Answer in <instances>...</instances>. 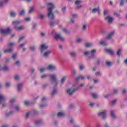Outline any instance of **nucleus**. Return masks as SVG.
<instances>
[{"mask_svg":"<svg viewBox=\"0 0 127 127\" xmlns=\"http://www.w3.org/2000/svg\"><path fill=\"white\" fill-rule=\"evenodd\" d=\"M111 117L112 118V119H116V116L115 114V111L111 110Z\"/></svg>","mask_w":127,"mask_h":127,"instance_id":"obj_19","label":"nucleus"},{"mask_svg":"<svg viewBox=\"0 0 127 127\" xmlns=\"http://www.w3.org/2000/svg\"><path fill=\"white\" fill-rule=\"evenodd\" d=\"M123 51V50L122 49H119L117 52V55L118 56H120L121 54H122V52Z\"/></svg>","mask_w":127,"mask_h":127,"instance_id":"obj_21","label":"nucleus"},{"mask_svg":"<svg viewBox=\"0 0 127 127\" xmlns=\"http://www.w3.org/2000/svg\"><path fill=\"white\" fill-rule=\"evenodd\" d=\"M47 5L49 6L48 8V17L50 18V19H54V18H55V16L52 11H53V9L55 7V6L53 3L51 2L48 3Z\"/></svg>","mask_w":127,"mask_h":127,"instance_id":"obj_1","label":"nucleus"},{"mask_svg":"<svg viewBox=\"0 0 127 127\" xmlns=\"http://www.w3.org/2000/svg\"><path fill=\"white\" fill-rule=\"evenodd\" d=\"M13 113V112H10L9 113L6 114V117H8V116H10V115H11Z\"/></svg>","mask_w":127,"mask_h":127,"instance_id":"obj_56","label":"nucleus"},{"mask_svg":"<svg viewBox=\"0 0 127 127\" xmlns=\"http://www.w3.org/2000/svg\"><path fill=\"white\" fill-rule=\"evenodd\" d=\"M62 11H63V12H65V11H66V7H63L62 8Z\"/></svg>","mask_w":127,"mask_h":127,"instance_id":"obj_53","label":"nucleus"},{"mask_svg":"<svg viewBox=\"0 0 127 127\" xmlns=\"http://www.w3.org/2000/svg\"><path fill=\"white\" fill-rule=\"evenodd\" d=\"M84 65H81L79 66V69L81 70H83V69H84Z\"/></svg>","mask_w":127,"mask_h":127,"instance_id":"obj_52","label":"nucleus"},{"mask_svg":"<svg viewBox=\"0 0 127 127\" xmlns=\"http://www.w3.org/2000/svg\"><path fill=\"white\" fill-rule=\"evenodd\" d=\"M89 54H90V53L88 51H85L84 53L85 56H88Z\"/></svg>","mask_w":127,"mask_h":127,"instance_id":"obj_44","label":"nucleus"},{"mask_svg":"<svg viewBox=\"0 0 127 127\" xmlns=\"http://www.w3.org/2000/svg\"><path fill=\"white\" fill-rule=\"evenodd\" d=\"M51 50H48V51L45 52L43 55V57H44L45 58H48L49 55L51 54Z\"/></svg>","mask_w":127,"mask_h":127,"instance_id":"obj_12","label":"nucleus"},{"mask_svg":"<svg viewBox=\"0 0 127 127\" xmlns=\"http://www.w3.org/2000/svg\"><path fill=\"white\" fill-rule=\"evenodd\" d=\"M70 55L71 57H76V56H77V53L75 52H71Z\"/></svg>","mask_w":127,"mask_h":127,"instance_id":"obj_25","label":"nucleus"},{"mask_svg":"<svg viewBox=\"0 0 127 127\" xmlns=\"http://www.w3.org/2000/svg\"><path fill=\"white\" fill-rule=\"evenodd\" d=\"M45 71V68H42L40 69V73H43Z\"/></svg>","mask_w":127,"mask_h":127,"instance_id":"obj_48","label":"nucleus"},{"mask_svg":"<svg viewBox=\"0 0 127 127\" xmlns=\"http://www.w3.org/2000/svg\"><path fill=\"white\" fill-rule=\"evenodd\" d=\"M64 116H65V113L63 111H60L58 114V117L59 118H61L62 117H64Z\"/></svg>","mask_w":127,"mask_h":127,"instance_id":"obj_15","label":"nucleus"},{"mask_svg":"<svg viewBox=\"0 0 127 127\" xmlns=\"http://www.w3.org/2000/svg\"><path fill=\"white\" fill-rule=\"evenodd\" d=\"M6 99V97L3 94H0V105H1L2 108L5 107V100Z\"/></svg>","mask_w":127,"mask_h":127,"instance_id":"obj_4","label":"nucleus"},{"mask_svg":"<svg viewBox=\"0 0 127 127\" xmlns=\"http://www.w3.org/2000/svg\"><path fill=\"white\" fill-rule=\"evenodd\" d=\"M12 51V49H9L4 50V53H10Z\"/></svg>","mask_w":127,"mask_h":127,"instance_id":"obj_23","label":"nucleus"},{"mask_svg":"<svg viewBox=\"0 0 127 127\" xmlns=\"http://www.w3.org/2000/svg\"><path fill=\"white\" fill-rule=\"evenodd\" d=\"M100 11V9H99V8H94L92 10V12L93 13H95L98 11Z\"/></svg>","mask_w":127,"mask_h":127,"instance_id":"obj_31","label":"nucleus"},{"mask_svg":"<svg viewBox=\"0 0 127 127\" xmlns=\"http://www.w3.org/2000/svg\"><path fill=\"white\" fill-rule=\"evenodd\" d=\"M125 3V0H121L120 2V5L121 6H123Z\"/></svg>","mask_w":127,"mask_h":127,"instance_id":"obj_41","label":"nucleus"},{"mask_svg":"<svg viewBox=\"0 0 127 127\" xmlns=\"http://www.w3.org/2000/svg\"><path fill=\"white\" fill-rule=\"evenodd\" d=\"M11 30L9 28L6 29H0V33L1 34H9L10 33Z\"/></svg>","mask_w":127,"mask_h":127,"instance_id":"obj_7","label":"nucleus"},{"mask_svg":"<svg viewBox=\"0 0 127 127\" xmlns=\"http://www.w3.org/2000/svg\"><path fill=\"white\" fill-rule=\"evenodd\" d=\"M24 104L25 106H28L29 105V102L28 101H25Z\"/></svg>","mask_w":127,"mask_h":127,"instance_id":"obj_51","label":"nucleus"},{"mask_svg":"<svg viewBox=\"0 0 127 127\" xmlns=\"http://www.w3.org/2000/svg\"><path fill=\"white\" fill-rule=\"evenodd\" d=\"M17 13L16 12H14L13 11H12L10 12V16L11 17H14L16 16Z\"/></svg>","mask_w":127,"mask_h":127,"instance_id":"obj_18","label":"nucleus"},{"mask_svg":"<svg viewBox=\"0 0 127 127\" xmlns=\"http://www.w3.org/2000/svg\"><path fill=\"white\" fill-rule=\"evenodd\" d=\"M66 81V76H64L61 79V84H64Z\"/></svg>","mask_w":127,"mask_h":127,"instance_id":"obj_26","label":"nucleus"},{"mask_svg":"<svg viewBox=\"0 0 127 127\" xmlns=\"http://www.w3.org/2000/svg\"><path fill=\"white\" fill-rule=\"evenodd\" d=\"M48 70H55L56 69V66L53 64H50L47 67Z\"/></svg>","mask_w":127,"mask_h":127,"instance_id":"obj_13","label":"nucleus"},{"mask_svg":"<svg viewBox=\"0 0 127 127\" xmlns=\"http://www.w3.org/2000/svg\"><path fill=\"white\" fill-rule=\"evenodd\" d=\"M15 111H16L17 112H19L20 111V108H19V106L18 105L15 106Z\"/></svg>","mask_w":127,"mask_h":127,"instance_id":"obj_33","label":"nucleus"},{"mask_svg":"<svg viewBox=\"0 0 127 127\" xmlns=\"http://www.w3.org/2000/svg\"><path fill=\"white\" fill-rule=\"evenodd\" d=\"M14 79L16 80V81H17V80L19 79V76L16 75L14 76Z\"/></svg>","mask_w":127,"mask_h":127,"instance_id":"obj_45","label":"nucleus"},{"mask_svg":"<svg viewBox=\"0 0 127 127\" xmlns=\"http://www.w3.org/2000/svg\"><path fill=\"white\" fill-rule=\"evenodd\" d=\"M72 18H77L78 17V15L76 14H73L72 15Z\"/></svg>","mask_w":127,"mask_h":127,"instance_id":"obj_47","label":"nucleus"},{"mask_svg":"<svg viewBox=\"0 0 127 127\" xmlns=\"http://www.w3.org/2000/svg\"><path fill=\"white\" fill-rule=\"evenodd\" d=\"M33 10H34V7H32L29 11V13H31L33 11Z\"/></svg>","mask_w":127,"mask_h":127,"instance_id":"obj_43","label":"nucleus"},{"mask_svg":"<svg viewBox=\"0 0 127 127\" xmlns=\"http://www.w3.org/2000/svg\"><path fill=\"white\" fill-rule=\"evenodd\" d=\"M21 22H22V21L18 20H16L12 22V23L14 26V28L15 29V30H19V31L23 30V29L25 28V27L23 25L17 26Z\"/></svg>","mask_w":127,"mask_h":127,"instance_id":"obj_3","label":"nucleus"},{"mask_svg":"<svg viewBox=\"0 0 127 127\" xmlns=\"http://www.w3.org/2000/svg\"><path fill=\"white\" fill-rule=\"evenodd\" d=\"M48 48V45L46 44H43L41 46V53H43V51H44V49H47Z\"/></svg>","mask_w":127,"mask_h":127,"instance_id":"obj_11","label":"nucleus"},{"mask_svg":"<svg viewBox=\"0 0 127 127\" xmlns=\"http://www.w3.org/2000/svg\"><path fill=\"white\" fill-rule=\"evenodd\" d=\"M50 77L52 80V84L54 85H57L58 81L57 80V76L55 74H50Z\"/></svg>","mask_w":127,"mask_h":127,"instance_id":"obj_5","label":"nucleus"},{"mask_svg":"<svg viewBox=\"0 0 127 127\" xmlns=\"http://www.w3.org/2000/svg\"><path fill=\"white\" fill-rule=\"evenodd\" d=\"M68 88L66 90V93L69 96H72L78 90V87L75 84H68Z\"/></svg>","mask_w":127,"mask_h":127,"instance_id":"obj_2","label":"nucleus"},{"mask_svg":"<svg viewBox=\"0 0 127 127\" xmlns=\"http://www.w3.org/2000/svg\"><path fill=\"white\" fill-rule=\"evenodd\" d=\"M5 87H7V88H8L11 86V83H10V82L7 81L5 83Z\"/></svg>","mask_w":127,"mask_h":127,"instance_id":"obj_24","label":"nucleus"},{"mask_svg":"<svg viewBox=\"0 0 127 127\" xmlns=\"http://www.w3.org/2000/svg\"><path fill=\"white\" fill-rule=\"evenodd\" d=\"M25 44H26V43H23V44L20 45L19 47H23V46H24V45H25Z\"/></svg>","mask_w":127,"mask_h":127,"instance_id":"obj_61","label":"nucleus"},{"mask_svg":"<svg viewBox=\"0 0 127 127\" xmlns=\"http://www.w3.org/2000/svg\"><path fill=\"white\" fill-rule=\"evenodd\" d=\"M39 16L41 19H44V18H45V15H44V14L42 13H40L39 14Z\"/></svg>","mask_w":127,"mask_h":127,"instance_id":"obj_38","label":"nucleus"},{"mask_svg":"<svg viewBox=\"0 0 127 127\" xmlns=\"http://www.w3.org/2000/svg\"><path fill=\"white\" fill-rule=\"evenodd\" d=\"M94 83H95V84H97V83H99V80L98 79H94Z\"/></svg>","mask_w":127,"mask_h":127,"instance_id":"obj_60","label":"nucleus"},{"mask_svg":"<svg viewBox=\"0 0 127 127\" xmlns=\"http://www.w3.org/2000/svg\"><path fill=\"white\" fill-rule=\"evenodd\" d=\"M85 47L89 48L93 46V44L92 43H86L85 44Z\"/></svg>","mask_w":127,"mask_h":127,"instance_id":"obj_20","label":"nucleus"},{"mask_svg":"<svg viewBox=\"0 0 127 127\" xmlns=\"http://www.w3.org/2000/svg\"><path fill=\"white\" fill-rule=\"evenodd\" d=\"M41 36H42V37H44V36H45V33L41 32Z\"/></svg>","mask_w":127,"mask_h":127,"instance_id":"obj_58","label":"nucleus"},{"mask_svg":"<svg viewBox=\"0 0 127 127\" xmlns=\"http://www.w3.org/2000/svg\"><path fill=\"white\" fill-rule=\"evenodd\" d=\"M8 46H9L10 47H12V46H13V45H14V44L13 43H9L8 44Z\"/></svg>","mask_w":127,"mask_h":127,"instance_id":"obj_50","label":"nucleus"},{"mask_svg":"<svg viewBox=\"0 0 127 127\" xmlns=\"http://www.w3.org/2000/svg\"><path fill=\"white\" fill-rule=\"evenodd\" d=\"M115 34V31H112L107 36V38H108V39H111V38H112V37H113L114 36V35Z\"/></svg>","mask_w":127,"mask_h":127,"instance_id":"obj_16","label":"nucleus"},{"mask_svg":"<svg viewBox=\"0 0 127 127\" xmlns=\"http://www.w3.org/2000/svg\"><path fill=\"white\" fill-rule=\"evenodd\" d=\"M55 38L56 40H59V39H60L61 41H64L65 40V39L59 34H55Z\"/></svg>","mask_w":127,"mask_h":127,"instance_id":"obj_9","label":"nucleus"},{"mask_svg":"<svg viewBox=\"0 0 127 127\" xmlns=\"http://www.w3.org/2000/svg\"><path fill=\"white\" fill-rule=\"evenodd\" d=\"M100 44H101V45H104V46H106V45L108 44L106 42L103 41L100 42Z\"/></svg>","mask_w":127,"mask_h":127,"instance_id":"obj_39","label":"nucleus"},{"mask_svg":"<svg viewBox=\"0 0 127 127\" xmlns=\"http://www.w3.org/2000/svg\"><path fill=\"white\" fill-rule=\"evenodd\" d=\"M113 93L114 94H117V93H118V89H114L113 90Z\"/></svg>","mask_w":127,"mask_h":127,"instance_id":"obj_63","label":"nucleus"},{"mask_svg":"<svg viewBox=\"0 0 127 127\" xmlns=\"http://www.w3.org/2000/svg\"><path fill=\"white\" fill-rule=\"evenodd\" d=\"M25 14V10H22L19 12L20 15H24Z\"/></svg>","mask_w":127,"mask_h":127,"instance_id":"obj_37","label":"nucleus"},{"mask_svg":"<svg viewBox=\"0 0 127 127\" xmlns=\"http://www.w3.org/2000/svg\"><path fill=\"white\" fill-rule=\"evenodd\" d=\"M105 50L108 53L111 54V55H113V54H114V51H113L112 49H106Z\"/></svg>","mask_w":127,"mask_h":127,"instance_id":"obj_17","label":"nucleus"},{"mask_svg":"<svg viewBox=\"0 0 127 127\" xmlns=\"http://www.w3.org/2000/svg\"><path fill=\"white\" fill-rule=\"evenodd\" d=\"M122 93H123V94H126V93H127V90L123 89L122 91Z\"/></svg>","mask_w":127,"mask_h":127,"instance_id":"obj_64","label":"nucleus"},{"mask_svg":"<svg viewBox=\"0 0 127 127\" xmlns=\"http://www.w3.org/2000/svg\"><path fill=\"white\" fill-rule=\"evenodd\" d=\"M98 117L101 118L103 120L107 118V111H102L98 113Z\"/></svg>","mask_w":127,"mask_h":127,"instance_id":"obj_6","label":"nucleus"},{"mask_svg":"<svg viewBox=\"0 0 127 127\" xmlns=\"http://www.w3.org/2000/svg\"><path fill=\"white\" fill-rule=\"evenodd\" d=\"M92 97L94 99H97V98H99V95H98V94H97L96 93H93Z\"/></svg>","mask_w":127,"mask_h":127,"instance_id":"obj_34","label":"nucleus"},{"mask_svg":"<svg viewBox=\"0 0 127 127\" xmlns=\"http://www.w3.org/2000/svg\"><path fill=\"white\" fill-rule=\"evenodd\" d=\"M5 3H4V1L0 0V7H2V6H3Z\"/></svg>","mask_w":127,"mask_h":127,"instance_id":"obj_27","label":"nucleus"},{"mask_svg":"<svg viewBox=\"0 0 127 127\" xmlns=\"http://www.w3.org/2000/svg\"><path fill=\"white\" fill-rule=\"evenodd\" d=\"M85 79V77H84L82 75H80L76 77V80L78 81V80H84Z\"/></svg>","mask_w":127,"mask_h":127,"instance_id":"obj_22","label":"nucleus"},{"mask_svg":"<svg viewBox=\"0 0 127 127\" xmlns=\"http://www.w3.org/2000/svg\"><path fill=\"white\" fill-rule=\"evenodd\" d=\"M63 31H64V33H68V31L66 29H63Z\"/></svg>","mask_w":127,"mask_h":127,"instance_id":"obj_59","label":"nucleus"},{"mask_svg":"<svg viewBox=\"0 0 127 127\" xmlns=\"http://www.w3.org/2000/svg\"><path fill=\"white\" fill-rule=\"evenodd\" d=\"M104 127H110V126L109 125V124H108V123H105L104 125Z\"/></svg>","mask_w":127,"mask_h":127,"instance_id":"obj_62","label":"nucleus"},{"mask_svg":"<svg viewBox=\"0 0 127 127\" xmlns=\"http://www.w3.org/2000/svg\"><path fill=\"white\" fill-rule=\"evenodd\" d=\"M22 89V84H18L17 85V90L18 91H20Z\"/></svg>","mask_w":127,"mask_h":127,"instance_id":"obj_32","label":"nucleus"},{"mask_svg":"<svg viewBox=\"0 0 127 127\" xmlns=\"http://www.w3.org/2000/svg\"><path fill=\"white\" fill-rule=\"evenodd\" d=\"M95 105V103H94L93 102H90L89 103V105L90 106V107H93V106Z\"/></svg>","mask_w":127,"mask_h":127,"instance_id":"obj_57","label":"nucleus"},{"mask_svg":"<svg viewBox=\"0 0 127 127\" xmlns=\"http://www.w3.org/2000/svg\"><path fill=\"white\" fill-rule=\"evenodd\" d=\"M51 34L52 35H54V34H55V31L54 30H52L51 31Z\"/></svg>","mask_w":127,"mask_h":127,"instance_id":"obj_54","label":"nucleus"},{"mask_svg":"<svg viewBox=\"0 0 127 127\" xmlns=\"http://www.w3.org/2000/svg\"><path fill=\"white\" fill-rule=\"evenodd\" d=\"M57 93V89H56V88H54L52 96H54V95H55V94H56Z\"/></svg>","mask_w":127,"mask_h":127,"instance_id":"obj_30","label":"nucleus"},{"mask_svg":"<svg viewBox=\"0 0 127 127\" xmlns=\"http://www.w3.org/2000/svg\"><path fill=\"white\" fill-rule=\"evenodd\" d=\"M96 53V50H93L91 52L92 57H94V54Z\"/></svg>","mask_w":127,"mask_h":127,"instance_id":"obj_40","label":"nucleus"},{"mask_svg":"<svg viewBox=\"0 0 127 127\" xmlns=\"http://www.w3.org/2000/svg\"><path fill=\"white\" fill-rule=\"evenodd\" d=\"M82 2H83V0H77L75 1V5H76V7L77 8H81V7H82V5H81V3H82Z\"/></svg>","mask_w":127,"mask_h":127,"instance_id":"obj_10","label":"nucleus"},{"mask_svg":"<svg viewBox=\"0 0 127 127\" xmlns=\"http://www.w3.org/2000/svg\"><path fill=\"white\" fill-rule=\"evenodd\" d=\"M31 114H36V111L35 110H34L31 112H27V113L26 114L27 118H28V117H29V116H30V115H31Z\"/></svg>","mask_w":127,"mask_h":127,"instance_id":"obj_14","label":"nucleus"},{"mask_svg":"<svg viewBox=\"0 0 127 127\" xmlns=\"http://www.w3.org/2000/svg\"><path fill=\"white\" fill-rule=\"evenodd\" d=\"M106 65L107 66H109V67H110V66H111V65H112V63H111L109 61H106Z\"/></svg>","mask_w":127,"mask_h":127,"instance_id":"obj_42","label":"nucleus"},{"mask_svg":"<svg viewBox=\"0 0 127 127\" xmlns=\"http://www.w3.org/2000/svg\"><path fill=\"white\" fill-rule=\"evenodd\" d=\"M36 49V48L34 46H32L30 47V50L31 51H34V50H35Z\"/></svg>","mask_w":127,"mask_h":127,"instance_id":"obj_36","label":"nucleus"},{"mask_svg":"<svg viewBox=\"0 0 127 127\" xmlns=\"http://www.w3.org/2000/svg\"><path fill=\"white\" fill-rule=\"evenodd\" d=\"M25 20L27 22L30 21V20H31V18L30 17L26 18Z\"/></svg>","mask_w":127,"mask_h":127,"instance_id":"obj_49","label":"nucleus"},{"mask_svg":"<svg viewBox=\"0 0 127 127\" xmlns=\"http://www.w3.org/2000/svg\"><path fill=\"white\" fill-rule=\"evenodd\" d=\"M114 15L117 16V17H120V15L119 14V13H118L117 12L114 13Z\"/></svg>","mask_w":127,"mask_h":127,"instance_id":"obj_55","label":"nucleus"},{"mask_svg":"<svg viewBox=\"0 0 127 127\" xmlns=\"http://www.w3.org/2000/svg\"><path fill=\"white\" fill-rule=\"evenodd\" d=\"M48 75L46 74H43L41 76V79H46V78H47Z\"/></svg>","mask_w":127,"mask_h":127,"instance_id":"obj_29","label":"nucleus"},{"mask_svg":"<svg viewBox=\"0 0 127 127\" xmlns=\"http://www.w3.org/2000/svg\"><path fill=\"white\" fill-rule=\"evenodd\" d=\"M15 102V99L14 98H12L10 100V104H12V103H14Z\"/></svg>","mask_w":127,"mask_h":127,"instance_id":"obj_46","label":"nucleus"},{"mask_svg":"<svg viewBox=\"0 0 127 127\" xmlns=\"http://www.w3.org/2000/svg\"><path fill=\"white\" fill-rule=\"evenodd\" d=\"M82 41H83V39L81 38H78L76 40V42L77 43H81V42H82Z\"/></svg>","mask_w":127,"mask_h":127,"instance_id":"obj_28","label":"nucleus"},{"mask_svg":"<svg viewBox=\"0 0 127 127\" xmlns=\"http://www.w3.org/2000/svg\"><path fill=\"white\" fill-rule=\"evenodd\" d=\"M82 29H83V30H86V29H87V24H86V23L83 24Z\"/></svg>","mask_w":127,"mask_h":127,"instance_id":"obj_35","label":"nucleus"},{"mask_svg":"<svg viewBox=\"0 0 127 127\" xmlns=\"http://www.w3.org/2000/svg\"><path fill=\"white\" fill-rule=\"evenodd\" d=\"M105 20L108 22V23H112L114 21V17L110 15L107 16L105 18Z\"/></svg>","mask_w":127,"mask_h":127,"instance_id":"obj_8","label":"nucleus"}]
</instances>
